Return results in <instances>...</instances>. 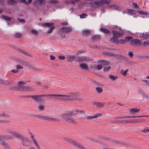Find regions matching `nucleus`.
Wrapping results in <instances>:
<instances>
[{"label": "nucleus", "mask_w": 149, "mask_h": 149, "mask_svg": "<svg viewBox=\"0 0 149 149\" xmlns=\"http://www.w3.org/2000/svg\"><path fill=\"white\" fill-rule=\"evenodd\" d=\"M75 93H69L67 95H48L47 96L52 97L51 98L55 99L59 101H72L80 100L76 98Z\"/></svg>", "instance_id": "nucleus-1"}, {"label": "nucleus", "mask_w": 149, "mask_h": 149, "mask_svg": "<svg viewBox=\"0 0 149 149\" xmlns=\"http://www.w3.org/2000/svg\"><path fill=\"white\" fill-rule=\"evenodd\" d=\"M8 132L9 134H13L15 138L22 139L21 144L24 146H29L32 143L31 141L29 139L24 137L19 132L16 131L10 130H8Z\"/></svg>", "instance_id": "nucleus-2"}, {"label": "nucleus", "mask_w": 149, "mask_h": 149, "mask_svg": "<svg viewBox=\"0 0 149 149\" xmlns=\"http://www.w3.org/2000/svg\"><path fill=\"white\" fill-rule=\"evenodd\" d=\"M113 36L110 39V40L114 43H118V38H120L123 35V33L120 29H117L112 31Z\"/></svg>", "instance_id": "nucleus-3"}, {"label": "nucleus", "mask_w": 149, "mask_h": 149, "mask_svg": "<svg viewBox=\"0 0 149 149\" xmlns=\"http://www.w3.org/2000/svg\"><path fill=\"white\" fill-rule=\"evenodd\" d=\"M109 3V0H95L93 1L92 5L95 8H96L101 6L103 3L108 4Z\"/></svg>", "instance_id": "nucleus-4"}, {"label": "nucleus", "mask_w": 149, "mask_h": 149, "mask_svg": "<svg viewBox=\"0 0 149 149\" xmlns=\"http://www.w3.org/2000/svg\"><path fill=\"white\" fill-rule=\"evenodd\" d=\"M72 114V112H68L62 115L61 117L64 119L69 122L74 123L76 122V120L71 116Z\"/></svg>", "instance_id": "nucleus-5"}, {"label": "nucleus", "mask_w": 149, "mask_h": 149, "mask_svg": "<svg viewBox=\"0 0 149 149\" xmlns=\"http://www.w3.org/2000/svg\"><path fill=\"white\" fill-rule=\"evenodd\" d=\"M65 140L66 141L75 146L80 149H86L83 146L78 143L68 138H65Z\"/></svg>", "instance_id": "nucleus-6"}, {"label": "nucleus", "mask_w": 149, "mask_h": 149, "mask_svg": "<svg viewBox=\"0 0 149 149\" xmlns=\"http://www.w3.org/2000/svg\"><path fill=\"white\" fill-rule=\"evenodd\" d=\"M42 25L45 26V27H49L50 28L47 31L48 33H51L52 32V31L54 28V26L52 23L44 22L42 23Z\"/></svg>", "instance_id": "nucleus-7"}, {"label": "nucleus", "mask_w": 149, "mask_h": 149, "mask_svg": "<svg viewBox=\"0 0 149 149\" xmlns=\"http://www.w3.org/2000/svg\"><path fill=\"white\" fill-rule=\"evenodd\" d=\"M72 30V29L71 27H63L61 29L60 31L59 32V35H60L62 37L64 38L65 37V35L64 34H63V35H61V32H65L66 33H68L71 31Z\"/></svg>", "instance_id": "nucleus-8"}, {"label": "nucleus", "mask_w": 149, "mask_h": 149, "mask_svg": "<svg viewBox=\"0 0 149 149\" xmlns=\"http://www.w3.org/2000/svg\"><path fill=\"white\" fill-rule=\"evenodd\" d=\"M76 61L80 62H86L90 60L89 58L86 56H77L76 58Z\"/></svg>", "instance_id": "nucleus-9"}, {"label": "nucleus", "mask_w": 149, "mask_h": 149, "mask_svg": "<svg viewBox=\"0 0 149 149\" xmlns=\"http://www.w3.org/2000/svg\"><path fill=\"white\" fill-rule=\"evenodd\" d=\"M29 133L30 135H31V138L32 139L33 142L34 143L35 145H36L37 148L38 149H40V145L37 142L36 139L34 137V136L32 134V133L30 132H29Z\"/></svg>", "instance_id": "nucleus-10"}, {"label": "nucleus", "mask_w": 149, "mask_h": 149, "mask_svg": "<svg viewBox=\"0 0 149 149\" xmlns=\"http://www.w3.org/2000/svg\"><path fill=\"white\" fill-rule=\"evenodd\" d=\"M139 36L143 40L149 39V33L148 32L141 33L139 34Z\"/></svg>", "instance_id": "nucleus-11"}, {"label": "nucleus", "mask_w": 149, "mask_h": 149, "mask_svg": "<svg viewBox=\"0 0 149 149\" xmlns=\"http://www.w3.org/2000/svg\"><path fill=\"white\" fill-rule=\"evenodd\" d=\"M42 120H47L49 121L52 122H55L58 121V120L56 118H51L46 116H43Z\"/></svg>", "instance_id": "nucleus-12"}, {"label": "nucleus", "mask_w": 149, "mask_h": 149, "mask_svg": "<svg viewBox=\"0 0 149 149\" xmlns=\"http://www.w3.org/2000/svg\"><path fill=\"white\" fill-rule=\"evenodd\" d=\"M25 84V83L23 81L18 82L17 84L18 88L23 89L24 91H29V89L28 87H24L21 85L22 84Z\"/></svg>", "instance_id": "nucleus-13"}, {"label": "nucleus", "mask_w": 149, "mask_h": 149, "mask_svg": "<svg viewBox=\"0 0 149 149\" xmlns=\"http://www.w3.org/2000/svg\"><path fill=\"white\" fill-rule=\"evenodd\" d=\"M130 44H135L137 45H139L141 44L142 42L140 40L136 38L130 40Z\"/></svg>", "instance_id": "nucleus-14"}, {"label": "nucleus", "mask_w": 149, "mask_h": 149, "mask_svg": "<svg viewBox=\"0 0 149 149\" xmlns=\"http://www.w3.org/2000/svg\"><path fill=\"white\" fill-rule=\"evenodd\" d=\"M47 95H33L31 96V97L34 98L38 102H39L42 99V97L45 96H48Z\"/></svg>", "instance_id": "nucleus-15"}, {"label": "nucleus", "mask_w": 149, "mask_h": 149, "mask_svg": "<svg viewBox=\"0 0 149 149\" xmlns=\"http://www.w3.org/2000/svg\"><path fill=\"white\" fill-rule=\"evenodd\" d=\"M93 104L94 105H95L97 107L99 108H101L103 107L104 105V103L99 102H93Z\"/></svg>", "instance_id": "nucleus-16"}, {"label": "nucleus", "mask_w": 149, "mask_h": 149, "mask_svg": "<svg viewBox=\"0 0 149 149\" xmlns=\"http://www.w3.org/2000/svg\"><path fill=\"white\" fill-rule=\"evenodd\" d=\"M76 57L75 55H68L67 56V60L68 61L72 62L73 60L76 59Z\"/></svg>", "instance_id": "nucleus-17"}, {"label": "nucleus", "mask_w": 149, "mask_h": 149, "mask_svg": "<svg viewBox=\"0 0 149 149\" xmlns=\"http://www.w3.org/2000/svg\"><path fill=\"white\" fill-rule=\"evenodd\" d=\"M0 143L1 144L5 149H11L10 147L5 142L3 141H1Z\"/></svg>", "instance_id": "nucleus-18"}, {"label": "nucleus", "mask_w": 149, "mask_h": 149, "mask_svg": "<svg viewBox=\"0 0 149 149\" xmlns=\"http://www.w3.org/2000/svg\"><path fill=\"white\" fill-rule=\"evenodd\" d=\"M12 134V136H10L9 135H5L3 136H2V138L7 140H9L12 139L14 137H15L13 136V134Z\"/></svg>", "instance_id": "nucleus-19"}, {"label": "nucleus", "mask_w": 149, "mask_h": 149, "mask_svg": "<svg viewBox=\"0 0 149 149\" xmlns=\"http://www.w3.org/2000/svg\"><path fill=\"white\" fill-rule=\"evenodd\" d=\"M138 122L139 121L137 120H133L132 121H130L128 120H125L119 121V123H134V122Z\"/></svg>", "instance_id": "nucleus-20"}, {"label": "nucleus", "mask_w": 149, "mask_h": 149, "mask_svg": "<svg viewBox=\"0 0 149 149\" xmlns=\"http://www.w3.org/2000/svg\"><path fill=\"white\" fill-rule=\"evenodd\" d=\"M140 111V109L137 108H132L130 110V112L134 114L139 112Z\"/></svg>", "instance_id": "nucleus-21"}, {"label": "nucleus", "mask_w": 149, "mask_h": 149, "mask_svg": "<svg viewBox=\"0 0 149 149\" xmlns=\"http://www.w3.org/2000/svg\"><path fill=\"white\" fill-rule=\"evenodd\" d=\"M19 63L23 65L27 66L29 64L26 61H24L19 59H18L17 61Z\"/></svg>", "instance_id": "nucleus-22"}, {"label": "nucleus", "mask_w": 149, "mask_h": 149, "mask_svg": "<svg viewBox=\"0 0 149 149\" xmlns=\"http://www.w3.org/2000/svg\"><path fill=\"white\" fill-rule=\"evenodd\" d=\"M45 2V0H36L34 2V4L36 6H37L38 3H39L40 4H44Z\"/></svg>", "instance_id": "nucleus-23"}, {"label": "nucleus", "mask_w": 149, "mask_h": 149, "mask_svg": "<svg viewBox=\"0 0 149 149\" xmlns=\"http://www.w3.org/2000/svg\"><path fill=\"white\" fill-rule=\"evenodd\" d=\"M136 12L139 13L141 15H145L146 16H147L149 15V13H148L141 10H137L136 11Z\"/></svg>", "instance_id": "nucleus-24"}, {"label": "nucleus", "mask_w": 149, "mask_h": 149, "mask_svg": "<svg viewBox=\"0 0 149 149\" xmlns=\"http://www.w3.org/2000/svg\"><path fill=\"white\" fill-rule=\"evenodd\" d=\"M79 66L82 69L86 70L88 68L87 65L86 63L80 64H79Z\"/></svg>", "instance_id": "nucleus-25"}, {"label": "nucleus", "mask_w": 149, "mask_h": 149, "mask_svg": "<svg viewBox=\"0 0 149 149\" xmlns=\"http://www.w3.org/2000/svg\"><path fill=\"white\" fill-rule=\"evenodd\" d=\"M2 82L0 84H3L8 86H10L11 85V83L8 81V80H4L1 79Z\"/></svg>", "instance_id": "nucleus-26"}, {"label": "nucleus", "mask_w": 149, "mask_h": 149, "mask_svg": "<svg viewBox=\"0 0 149 149\" xmlns=\"http://www.w3.org/2000/svg\"><path fill=\"white\" fill-rule=\"evenodd\" d=\"M110 6L111 8L114 9L119 10L120 9L119 6L118 5L111 4Z\"/></svg>", "instance_id": "nucleus-27"}, {"label": "nucleus", "mask_w": 149, "mask_h": 149, "mask_svg": "<svg viewBox=\"0 0 149 149\" xmlns=\"http://www.w3.org/2000/svg\"><path fill=\"white\" fill-rule=\"evenodd\" d=\"M8 4L13 5L16 3V1L15 0H10L7 1Z\"/></svg>", "instance_id": "nucleus-28"}, {"label": "nucleus", "mask_w": 149, "mask_h": 149, "mask_svg": "<svg viewBox=\"0 0 149 149\" xmlns=\"http://www.w3.org/2000/svg\"><path fill=\"white\" fill-rule=\"evenodd\" d=\"M91 33V31L89 30H84L82 32V34L85 36H87Z\"/></svg>", "instance_id": "nucleus-29"}, {"label": "nucleus", "mask_w": 149, "mask_h": 149, "mask_svg": "<svg viewBox=\"0 0 149 149\" xmlns=\"http://www.w3.org/2000/svg\"><path fill=\"white\" fill-rule=\"evenodd\" d=\"M2 18L6 20L9 21L11 19V18L10 17H8L7 16L2 15Z\"/></svg>", "instance_id": "nucleus-30"}, {"label": "nucleus", "mask_w": 149, "mask_h": 149, "mask_svg": "<svg viewBox=\"0 0 149 149\" xmlns=\"http://www.w3.org/2000/svg\"><path fill=\"white\" fill-rule=\"evenodd\" d=\"M31 32L33 35L36 36L38 34V31L35 29H31Z\"/></svg>", "instance_id": "nucleus-31"}, {"label": "nucleus", "mask_w": 149, "mask_h": 149, "mask_svg": "<svg viewBox=\"0 0 149 149\" xmlns=\"http://www.w3.org/2000/svg\"><path fill=\"white\" fill-rule=\"evenodd\" d=\"M109 78L112 81H114L116 80L117 77L116 76H115L112 75H110L109 77Z\"/></svg>", "instance_id": "nucleus-32"}, {"label": "nucleus", "mask_w": 149, "mask_h": 149, "mask_svg": "<svg viewBox=\"0 0 149 149\" xmlns=\"http://www.w3.org/2000/svg\"><path fill=\"white\" fill-rule=\"evenodd\" d=\"M118 42L115 43H116V44L120 43V44H125L126 42V40H125V39H121V40H119L118 39Z\"/></svg>", "instance_id": "nucleus-33"}, {"label": "nucleus", "mask_w": 149, "mask_h": 149, "mask_svg": "<svg viewBox=\"0 0 149 149\" xmlns=\"http://www.w3.org/2000/svg\"><path fill=\"white\" fill-rule=\"evenodd\" d=\"M100 31L102 32L107 33H108L110 32L109 30L104 28H101L100 29Z\"/></svg>", "instance_id": "nucleus-34"}, {"label": "nucleus", "mask_w": 149, "mask_h": 149, "mask_svg": "<svg viewBox=\"0 0 149 149\" xmlns=\"http://www.w3.org/2000/svg\"><path fill=\"white\" fill-rule=\"evenodd\" d=\"M75 112H77L78 113H85V111L81 110H78L76 109H75Z\"/></svg>", "instance_id": "nucleus-35"}, {"label": "nucleus", "mask_w": 149, "mask_h": 149, "mask_svg": "<svg viewBox=\"0 0 149 149\" xmlns=\"http://www.w3.org/2000/svg\"><path fill=\"white\" fill-rule=\"evenodd\" d=\"M45 107L42 104H40L38 106V109L39 110L43 111L44 110Z\"/></svg>", "instance_id": "nucleus-36"}, {"label": "nucleus", "mask_w": 149, "mask_h": 149, "mask_svg": "<svg viewBox=\"0 0 149 149\" xmlns=\"http://www.w3.org/2000/svg\"><path fill=\"white\" fill-rule=\"evenodd\" d=\"M65 3L68 4H75V3L74 1L73 0H71L70 1H65Z\"/></svg>", "instance_id": "nucleus-37"}, {"label": "nucleus", "mask_w": 149, "mask_h": 149, "mask_svg": "<svg viewBox=\"0 0 149 149\" xmlns=\"http://www.w3.org/2000/svg\"><path fill=\"white\" fill-rule=\"evenodd\" d=\"M128 71V69L124 71L122 69L121 70L120 73L122 75L124 76H125L126 75Z\"/></svg>", "instance_id": "nucleus-38"}, {"label": "nucleus", "mask_w": 149, "mask_h": 149, "mask_svg": "<svg viewBox=\"0 0 149 149\" xmlns=\"http://www.w3.org/2000/svg\"><path fill=\"white\" fill-rule=\"evenodd\" d=\"M19 51L21 54L26 56H30L28 53H27L26 52L24 51H23L22 50H19Z\"/></svg>", "instance_id": "nucleus-39"}, {"label": "nucleus", "mask_w": 149, "mask_h": 149, "mask_svg": "<svg viewBox=\"0 0 149 149\" xmlns=\"http://www.w3.org/2000/svg\"><path fill=\"white\" fill-rule=\"evenodd\" d=\"M142 44L144 46H146L147 45H149V41H144L143 42Z\"/></svg>", "instance_id": "nucleus-40"}, {"label": "nucleus", "mask_w": 149, "mask_h": 149, "mask_svg": "<svg viewBox=\"0 0 149 149\" xmlns=\"http://www.w3.org/2000/svg\"><path fill=\"white\" fill-rule=\"evenodd\" d=\"M148 132H149V127H148L146 129H144L141 131V132L143 133H146Z\"/></svg>", "instance_id": "nucleus-41"}, {"label": "nucleus", "mask_w": 149, "mask_h": 149, "mask_svg": "<svg viewBox=\"0 0 149 149\" xmlns=\"http://www.w3.org/2000/svg\"><path fill=\"white\" fill-rule=\"evenodd\" d=\"M100 37L99 36H93L92 39L94 40H97L99 39Z\"/></svg>", "instance_id": "nucleus-42"}, {"label": "nucleus", "mask_w": 149, "mask_h": 149, "mask_svg": "<svg viewBox=\"0 0 149 149\" xmlns=\"http://www.w3.org/2000/svg\"><path fill=\"white\" fill-rule=\"evenodd\" d=\"M96 90L97 91V92L99 93H102V89L100 87H97L96 88Z\"/></svg>", "instance_id": "nucleus-43"}, {"label": "nucleus", "mask_w": 149, "mask_h": 149, "mask_svg": "<svg viewBox=\"0 0 149 149\" xmlns=\"http://www.w3.org/2000/svg\"><path fill=\"white\" fill-rule=\"evenodd\" d=\"M91 68L94 70L97 69V66L95 65H93L91 67Z\"/></svg>", "instance_id": "nucleus-44"}, {"label": "nucleus", "mask_w": 149, "mask_h": 149, "mask_svg": "<svg viewBox=\"0 0 149 149\" xmlns=\"http://www.w3.org/2000/svg\"><path fill=\"white\" fill-rule=\"evenodd\" d=\"M132 39H133L132 38V37H127L125 39V40H126V42L127 41H130V40Z\"/></svg>", "instance_id": "nucleus-45"}, {"label": "nucleus", "mask_w": 149, "mask_h": 149, "mask_svg": "<svg viewBox=\"0 0 149 149\" xmlns=\"http://www.w3.org/2000/svg\"><path fill=\"white\" fill-rule=\"evenodd\" d=\"M87 15L85 13H83L80 15V17L81 18H84L86 17Z\"/></svg>", "instance_id": "nucleus-46"}, {"label": "nucleus", "mask_w": 149, "mask_h": 149, "mask_svg": "<svg viewBox=\"0 0 149 149\" xmlns=\"http://www.w3.org/2000/svg\"><path fill=\"white\" fill-rule=\"evenodd\" d=\"M102 116V114L101 113H97L94 115L95 118H96L97 117L101 116Z\"/></svg>", "instance_id": "nucleus-47"}, {"label": "nucleus", "mask_w": 149, "mask_h": 149, "mask_svg": "<svg viewBox=\"0 0 149 149\" xmlns=\"http://www.w3.org/2000/svg\"><path fill=\"white\" fill-rule=\"evenodd\" d=\"M21 36V33H16L15 35V36L17 38H19Z\"/></svg>", "instance_id": "nucleus-48"}, {"label": "nucleus", "mask_w": 149, "mask_h": 149, "mask_svg": "<svg viewBox=\"0 0 149 149\" xmlns=\"http://www.w3.org/2000/svg\"><path fill=\"white\" fill-rule=\"evenodd\" d=\"M126 63L127 64L129 65H132L134 64V63L131 61H127Z\"/></svg>", "instance_id": "nucleus-49"}, {"label": "nucleus", "mask_w": 149, "mask_h": 149, "mask_svg": "<svg viewBox=\"0 0 149 149\" xmlns=\"http://www.w3.org/2000/svg\"><path fill=\"white\" fill-rule=\"evenodd\" d=\"M50 2L53 4H56L58 3V1L55 0H50Z\"/></svg>", "instance_id": "nucleus-50"}, {"label": "nucleus", "mask_w": 149, "mask_h": 149, "mask_svg": "<svg viewBox=\"0 0 149 149\" xmlns=\"http://www.w3.org/2000/svg\"><path fill=\"white\" fill-rule=\"evenodd\" d=\"M128 55L130 57H132L133 56V54L132 52H129L128 53Z\"/></svg>", "instance_id": "nucleus-51"}, {"label": "nucleus", "mask_w": 149, "mask_h": 149, "mask_svg": "<svg viewBox=\"0 0 149 149\" xmlns=\"http://www.w3.org/2000/svg\"><path fill=\"white\" fill-rule=\"evenodd\" d=\"M134 12L133 10L128 9L127 10V12L130 15L132 14V13Z\"/></svg>", "instance_id": "nucleus-52"}, {"label": "nucleus", "mask_w": 149, "mask_h": 149, "mask_svg": "<svg viewBox=\"0 0 149 149\" xmlns=\"http://www.w3.org/2000/svg\"><path fill=\"white\" fill-rule=\"evenodd\" d=\"M58 57L61 60H63L65 58V56H59Z\"/></svg>", "instance_id": "nucleus-53"}, {"label": "nucleus", "mask_w": 149, "mask_h": 149, "mask_svg": "<svg viewBox=\"0 0 149 149\" xmlns=\"http://www.w3.org/2000/svg\"><path fill=\"white\" fill-rule=\"evenodd\" d=\"M110 68L111 67L110 66H108L104 68V70L106 71H108L110 69Z\"/></svg>", "instance_id": "nucleus-54"}, {"label": "nucleus", "mask_w": 149, "mask_h": 149, "mask_svg": "<svg viewBox=\"0 0 149 149\" xmlns=\"http://www.w3.org/2000/svg\"><path fill=\"white\" fill-rule=\"evenodd\" d=\"M16 68L18 70L19 69H22L23 67L19 65H18L16 66Z\"/></svg>", "instance_id": "nucleus-55"}, {"label": "nucleus", "mask_w": 149, "mask_h": 149, "mask_svg": "<svg viewBox=\"0 0 149 149\" xmlns=\"http://www.w3.org/2000/svg\"><path fill=\"white\" fill-rule=\"evenodd\" d=\"M132 4L133 6L135 8L138 7V5L136 3H132Z\"/></svg>", "instance_id": "nucleus-56"}, {"label": "nucleus", "mask_w": 149, "mask_h": 149, "mask_svg": "<svg viewBox=\"0 0 149 149\" xmlns=\"http://www.w3.org/2000/svg\"><path fill=\"white\" fill-rule=\"evenodd\" d=\"M102 68V66L101 65H99L97 66V69L98 70H101Z\"/></svg>", "instance_id": "nucleus-57"}, {"label": "nucleus", "mask_w": 149, "mask_h": 149, "mask_svg": "<svg viewBox=\"0 0 149 149\" xmlns=\"http://www.w3.org/2000/svg\"><path fill=\"white\" fill-rule=\"evenodd\" d=\"M94 118V115L92 116H88L87 117V118L88 119H92Z\"/></svg>", "instance_id": "nucleus-58"}, {"label": "nucleus", "mask_w": 149, "mask_h": 149, "mask_svg": "<svg viewBox=\"0 0 149 149\" xmlns=\"http://www.w3.org/2000/svg\"><path fill=\"white\" fill-rule=\"evenodd\" d=\"M18 20L20 22H25V20L24 19L18 18Z\"/></svg>", "instance_id": "nucleus-59"}, {"label": "nucleus", "mask_w": 149, "mask_h": 149, "mask_svg": "<svg viewBox=\"0 0 149 149\" xmlns=\"http://www.w3.org/2000/svg\"><path fill=\"white\" fill-rule=\"evenodd\" d=\"M18 71V70L16 68V69L13 70L12 71V72L14 73H16Z\"/></svg>", "instance_id": "nucleus-60"}, {"label": "nucleus", "mask_w": 149, "mask_h": 149, "mask_svg": "<svg viewBox=\"0 0 149 149\" xmlns=\"http://www.w3.org/2000/svg\"><path fill=\"white\" fill-rule=\"evenodd\" d=\"M43 116L37 115L36 116V117L42 120Z\"/></svg>", "instance_id": "nucleus-61"}, {"label": "nucleus", "mask_w": 149, "mask_h": 149, "mask_svg": "<svg viewBox=\"0 0 149 149\" xmlns=\"http://www.w3.org/2000/svg\"><path fill=\"white\" fill-rule=\"evenodd\" d=\"M50 59H51V60H54L55 58V56H53L52 55H50Z\"/></svg>", "instance_id": "nucleus-62"}, {"label": "nucleus", "mask_w": 149, "mask_h": 149, "mask_svg": "<svg viewBox=\"0 0 149 149\" xmlns=\"http://www.w3.org/2000/svg\"><path fill=\"white\" fill-rule=\"evenodd\" d=\"M91 47H92L93 48H99L98 47H97L96 45H91Z\"/></svg>", "instance_id": "nucleus-63"}, {"label": "nucleus", "mask_w": 149, "mask_h": 149, "mask_svg": "<svg viewBox=\"0 0 149 149\" xmlns=\"http://www.w3.org/2000/svg\"><path fill=\"white\" fill-rule=\"evenodd\" d=\"M130 116H122V118H125V119L130 118Z\"/></svg>", "instance_id": "nucleus-64"}]
</instances>
